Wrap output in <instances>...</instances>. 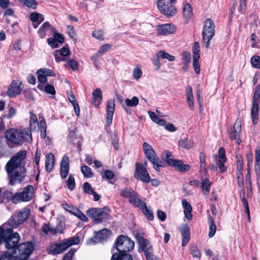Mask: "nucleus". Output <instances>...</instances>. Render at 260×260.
Returning a JSON list of instances; mask_svg holds the SVG:
<instances>
[{
  "instance_id": "nucleus-1",
  "label": "nucleus",
  "mask_w": 260,
  "mask_h": 260,
  "mask_svg": "<svg viewBox=\"0 0 260 260\" xmlns=\"http://www.w3.org/2000/svg\"><path fill=\"white\" fill-rule=\"evenodd\" d=\"M5 137L7 145L10 147L21 145L25 142H30L32 141L30 132L26 128L9 129L5 132Z\"/></svg>"
},
{
  "instance_id": "nucleus-2",
  "label": "nucleus",
  "mask_w": 260,
  "mask_h": 260,
  "mask_svg": "<svg viewBox=\"0 0 260 260\" xmlns=\"http://www.w3.org/2000/svg\"><path fill=\"white\" fill-rule=\"evenodd\" d=\"M3 240L7 250L11 251L18 245L20 236L17 233H13V230L11 228L4 230L0 227V243Z\"/></svg>"
},
{
  "instance_id": "nucleus-3",
  "label": "nucleus",
  "mask_w": 260,
  "mask_h": 260,
  "mask_svg": "<svg viewBox=\"0 0 260 260\" xmlns=\"http://www.w3.org/2000/svg\"><path fill=\"white\" fill-rule=\"evenodd\" d=\"M80 242L78 237L68 238L59 243H53L50 245L49 253L52 254H60L66 251L69 247L78 244Z\"/></svg>"
},
{
  "instance_id": "nucleus-4",
  "label": "nucleus",
  "mask_w": 260,
  "mask_h": 260,
  "mask_svg": "<svg viewBox=\"0 0 260 260\" xmlns=\"http://www.w3.org/2000/svg\"><path fill=\"white\" fill-rule=\"evenodd\" d=\"M34 250V245L31 242L22 243L18 245L12 251L16 260H26Z\"/></svg>"
},
{
  "instance_id": "nucleus-5",
  "label": "nucleus",
  "mask_w": 260,
  "mask_h": 260,
  "mask_svg": "<svg viewBox=\"0 0 260 260\" xmlns=\"http://www.w3.org/2000/svg\"><path fill=\"white\" fill-rule=\"evenodd\" d=\"M114 245L118 253H127L134 249L135 243L127 236L122 235L116 238Z\"/></svg>"
},
{
  "instance_id": "nucleus-6",
  "label": "nucleus",
  "mask_w": 260,
  "mask_h": 260,
  "mask_svg": "<svg viewBox=\"0 0 260 260\" xmlns=\"http://www.w3.org/2000/svg\"><path fill=\"white\" fill-rule=\"evenodd\" d=\"M215 34V25L210 19H206L202 30L203 42L206 48L210 46V42Z\"/></svg>"
},
{
  "instance_id": "nucleus-7",
  "label": "nucleus",
  "mask_w": 260,
  "mask_h": 260,
  "mask_svg": "<svg viewBox=\"0 0 260 260\" xmlns=\"http://www.w3.org/2000/svg\"><path fill=\"white\" fill-rule=\"evenodd\" d=\"M34 188L31 185H28L23 190L19 192L15 193L14 195L10 193L12 202L17 204L21 202H28L32 198Z\"/></svg>"
},
{
  "instance_id": "nucleus-8",
  "label": "nucleus",
  "mask_w": 260,
  "mask_h": 260,
  "mask_svg": "<svg viewBox=\"0 0 260 260\" xmlns=\"http://www.w3.org/2000/svg\"><path fill=\"white\" fill-rule=\"evenodd\" d=\"M162 158L169 165L174 167L180 172H186L189 170L190 168L189 165L184 164L181 160L173 158L169 151H165L162 153Z\"/></svg>"
},
{
  "instance_id": "nucleus-9",
  "label": "nucleus",
  "mask_w": 260,
  "mask_h": 260,
  "mask_svg": "<svg viewBox=\"0 0 260 260\" xmlns=\"http://www.w3.org/2000/svg\"><path fill=\"white\" fill-rule=\"evenodd\" d=\"M27 152L25 150L19 151L15 156H13L7 163L6 170L7 172H11L17 167H20L22 161L25 158Z\"/></svg>"
},
{
  "instance_id": "nucleus-10",
  "label": "nucleus",
  "mask_w": 260,
  "mask_h": 260,
  "mask_svg": "<svg viewBox=\"0 0 260 260\" xmlns=\"http://www.w3.org/2000/svg\"><path fill=\"white\" fill-rule=\"evenodd\" d=\"M25 173L26 169L23 166L17 167L12 172H7L9 184L14 185L21 182L24 179Z\"/></svg>"
},
{
  "instance_id": "nucleus-11",
  "label": "nucleus",
  "mask_w": 260,
  "mask_h": 260,
  "mask_svg": "<svg viewBox=\"0 0 260 260\" xmlns=\"http://www.w3.org/2000/svg\"><path fill=\"white\" fill-rule=\"evenodd\" d=\"M259 97L260 85H257L255 88L251 109V116L252 119V122L254 124H257L258 122Z\"/></svg>"
},
{
  "instance_id": "nucleus-12",
  "label": "nucleus",
  "mask_w": 260,
  "mask_h": 260,
  "mask_svg": "<svg viewBox=\"0 0 260 260\" xmlns=\"http://www.w3.org/2000/svg\"><path fill=\"white\" fill-rule=\"evenodd\" d=\"M172 3L169 0H158L157 7L162 14L167 17H170L175 15L177 13V10Z\"/></svg>"
},
{
  "instance_id": "nucleus-13",
  "label": "nucleus",
  "mask_w": 260,
  "mask_h": 260,
  "mask_svg": "<svg viewBox=\"0 0 260 260\" xmlns=\"http://www.w3.org/2000/svg\"><path fill=\"white\" fill-rule=\"evenodd\" d=\"M144 153L146 157L157 167H164L162 162L159 160L158 157L156 155L155 151L153 149L151 145L147 142H144L143 144Z\"/></svg>"
},
{
  "instance_id": "nucleus-14",
  "label": "nucleus",
  "mask_w": 260,
  "mask_h": 260,
  "mask_svg": "<svg viewBox=\"0 0 260 260\" xmlns=\"http://www.w3.org/2000/svg\"><path fill=\"white\" fill-rule=\"evenodd\" d=\"M86 214L94 219L95 223H101L108 216L104 208H92L87 210Z\"/></svg>"
},
{
  "instance_id": "nucleus-15",
  "label": "nucleus",
  "mask_w": 260,
  "mask_h": 260,
  "mask_svg": "<svg viewBox=\"0 0 260 260\" xmlns=\"http://www.w3.org/2000/svg\"><path fill=\"white\" fill-rule=\"evenodd\" d=\"M135 178L145 183H149L151 180L150 175L143 166H139V163L136 164V169L134 174Z\"/></svg>"
},
{
  "instance_id": "nucleus-16",
  "label": "nucleus",
  "mask_w": 260,
  "mask_h": 260,
  "mask_svg": "<svg viewBox=\"0 0 260 260\" xmlns=\"http://www.w3.org/2000/svg\"><path fill=\"white\" fill-rule=\"evenodd\" d=\"M76 128H74L69 132L68 136V141L76 147L78 149V151L80 152L81 151V144L83 138L81 136H78L76 135Z\"/></svg>"
},
{
  "instance_id": "nucleus-17",
  "label": "nucleus",
  "mask_w": 260,
  "mask_h": 260,
  "mask_svg": "<svg viewBox=\"0 0 260 260\" xmlns=\"http://www.w3.org/2000/svg\"><path fill=\"white\" fill-rule=\"evenodd\" d=\"M111 235L110 230L104 229L99 232H94V237L90 239V243L96 244L107 239Z\"/></svg>"
},
{
  "instance_id": "nucleus-18",
  "label": "nucleus",
  "mask_w": 260,
  "mask_h": 260,
  "mask_svg": "<svg viewBox=\"0 0 260 260\" xmlns=\"http://www.w3.org/2000/svg\"><path fill=\"white\" fill-rule=\"evenodd\" d=\"M241 122L239 119H237L235 122L233 128L230 132V138L232 141L235 140L236 143L240 144L241 140L240 138V133L241 131Z\"/></svg>"
},
{
  "instance_id": "nucleus-19",
  "label": "nucleus",
  "mask_w": 260,
  "mask_h": 260,
  "mask_svg": "<svg viewBox=\"0 0 260 260\" xmlns=\"http://www.w3.org/2000/svg\"><path fill=\"white\" fill-rule=\"evenodd\" d=\"M23 89L21 82L13 81L7 91V94L10 98H13L19 94Z\"/></svg>"
},
{
  "instance_id": "nucleus-20",
  "label": "nucleus",
  "mask_w": 260,
  "mask_h": 260,
  "mask_svg": "<svg viewBox=\"0 0 260 260\" xmlns=\"http://www.w3.org/2000/svg\"><path fill=\"white\" fill-rule=\"evenodd\" d=\"M51 31L54 33V37L48 38L47 42L51 47L56 48L58 47V43H62L64 39L62 35L56 31L55 28L51 27Z\"/></svg>"
},
{
  "instance_id": "nucleus-21",
  "label": "nucleus",
  "mask_w": 260,
  "mask_h": 260,
  "mask_svg": "<svg viewBox=\"0 0 260 260\" xmlns=\"http://www.w3.org/2000/svg\"><path fill=\"white\" fill-rule=\"evenodd\" d=\"M115 102L114 100H109L107 104V120L106 124L108 126H109L113 120V116L115 111Z\"/></svg>"
},
{
  "instance_id": "nucleus-22",
  "label": "nucleus",
  "mask_w": 260,
  "mask_h": 260,
  "mask_svg": "<svg viewBox=\"0 0 260 260\" xmlns=\"http://www.w3.org/2000/svg\"><path fill=\"white\" fill-rule=\"evenodd\" d=\"M69 157L63 156L60 164V175L62 179H65L69 174Z\"/></svg>"
},
{
  "instance_id": "nucleus-23",
  "label": "nucleus",
  "mask_w": 260,
  "mask_h": 260,
  "mask_svg": "<svg viewBox=\"0 0 260 260\" xmlns=\"http://www.w3.org/2000/svg\"><path fill=\"white\" fill-rule=\"evenodd\" d=\"M175 30L173 25L170 23L159 25L157 27V32L159 35H167L173 34Z\"/></svg>"
},
{
  "instance_id": "nucleus-24",
  "label": "nucleus",
  "mask_w": 260,
  "mask_h": 260,
  "mask_svg": "<svg viewBox=\"0 0 260 260\" xmlns=\"http://www.w3.org/2000/svg\"><path fill=\"white\" fill-rule=\"evenodd\" d=\"M237 183H238V186L240 188H242V193L243 194V197L242 199V202L243 203V204L244 206L245 213L248 215V219L249 221H250V211H249V209L248 203L247 200L245 198V197H244L245 196V190H244V186H243V185H244L243 178V177H240V178H237Z\"/></svg>"
},
{
  "instance_id": "nucleus-25",
  "label": "nucleus",
  "mask_w": 260,
  "mask_h": 260,
  "mask_svg": "<svg viewBox=\"0 0 260 260\" xmlns=\"http://www.w3.org/2000/svg\"><path fill=\"white\" fill-rule=\"evenodd\" d=\"M219 159L218 160V165L219 169L221 172L226 171V169L224 166V163L226 161L225 152L224 148L220 147L218 150Z\"/></svg>"
},
{
  "instance_id": "nucleus-26",
  "label": "nucleus",
  "mask_w": 260,
  "mask_h": 260,
  "mask_svg": "<svg viewBox=\"0 0 260 260\" xmlns=\"http://www.w3.org/2000/svg\"><path fill=\"white\" fill-rule=\"evenodd\" d=\"M102 101V91L100 88H96L92 93V104L98 107Z\"/></svg>"
},
{
  "instance_id": "nucleus-27",
  "label": "nucleus",
  "mask_w": 260,
  "mask_h": 260,
  "mask_svg": "<svg viewBox=\"0 0 260 260\" xmlns=\"http://www.w3.org/2000/svg\"><path fill=\"white\" fill-rule=\"evenodd\" d=\"M182 236V246H186L190 239V231L188 225L184 226L180 230Z\"/></svg>"
},
{
  "instance_id": "nucleus-28",
  "label": "nucleus",
  "mask_w": 260,
  "mask_h": 260,
  "mask_svg": "<svg viewBox=\"0 0 260 260\" xmlns=\"http://www.w3.org/2000/svg\"><path fill=\"white\" fill-rule=\"evenodd\" d=\"M182 205L184 208V214L185 215V217L188 220H191L192 218V215L191 214L192 212V207L190 204L185 200L183 199L182 200Z\"/></svg>"
},
{
  "instance_id": "nucleus-29",
  "label": "nucleus",
  "mask_w": 260,
  "mask_h": 260,
  "mask_svg": "<svg viewBox=\"0 0 260 260\" xmlns=\"http://www.w3.org/2000/svg\"><path fill=\"white\" fill-rule=\"evenodd\" d=\"M54 156L52 153H49L46 155L45 162V169L46 171L50 172L54 167Z\"/></svg>"
},
{
  "instance_id": "nucleus-30",
  "label": "nucleus",
  "mask_w": 260,
  "mask_h": 260,
  "mask_svg": "<svg viewBox=\"0 0 260 260\" xmlns=\"http://www.w3.org/2000/svg\"><path fill=\"white\" fill-rule=\"evenodd\" d=\"M30 214V210L28 208H25L22 209L16 215L17 219L19 220L21 224L25 222L28 218Z\"/></svg>"
},
{
  "instance_id": "nucleus-31",
  "label": "nucleus",
  "mask_w": 260,
  "mask_h": 260,
  "mask_svg": "<svg viewBox=\"0 0 260 260\" xmlns=\"http://www.w3.org/2000/svg\"><path fill=\"white\" fill-rule=\"evenodd\" d=\"M111 260H133L131 254L127 253H114Z\"/></svg>"
},
{
  "instance_id": "nucleus-32",
  "label": "nucleus",
  "mask_w": 260,
  "mask_h": 260,
  "mask_svg": "<svg viewBox=\"0 0 260 260\" xmlns=\"http://www.w3.org/2000/svg\"><path fill=\"white\" fill-rule=\"evenodd\" d=\"M183 17L187 20L185 22H188L189 19L191 18L192 16V8L191 5L188 3H186L184 5L183 8Z\"/></svg>"
},
{
  "instance_id": "nucleus-33",
  "label": "nucleus",
  "mask_w": 260,
  "mask_h": 260,
  "mask_svg": "<svg viewBox=\"0 0 260 260\" xmlns=\"http://www.w3.org/2000/svg\"><path fill=\"white\" fill-rule=\"evenodd\" d=\"M200 168L201 173L206 174L207 173L206 156L204 152H201L200 154Z\"/></svg>"
},
{
  "instance_id": "nucleus-34",
  "label": "nucleus",
  "mask_w": 260,
  "mask_h": 260,
  "mask_svg": "<svg viewBox=\"0 0 260 260\" xmlns=\"http://www.w3.org/2000/svg\"><path fill=\"white\" fill-rule=\"evenodd\" d=\"M208 220L209 222V232L208 236L210 238H211L215 235L216 233V226L213 218L210 214L208 216Z\"/></svg>"
},
{
  "instance_id": "nucleus-35",
  "label": "nucleus",
  "mask_w": 260,
  "mask_h": 260,
  "mask_svg": "<svg viewBox=\"0 0 260 260\" xmlns=\"http://www.w3.org/2000/svg\"><path fill=\"white\" fill-rule=\"evenodd\" d=\"M187 102L189 108L191 110L193 109L194 102L192 89L190 86H188L186 89Z\"/></svg>"
},
{
  "instance_id": "nucleus-36",
  "label": "nucleus",
  "mask_w": 260,
  "mask_h": 260,
  "mask_svg": "<svg viewBox=\"0 0 260 260\" xmlns=\"http://www.w3.org/2000/svg\"><path fill=\"white\" fill-rule=\"evenodd\" d=\"M212 182L208 179H203L201 183V188L204 194L207 196L210 190Z\"/></svg>"
},
{
  "instance_id": "nucleus-37",
  "label": "nucleus",
  "mask_w": 260,
  "mask_h": 260,
  "mask_svg": "<svg viewBox=\"0 0 260 260\" xmlns=\"http://www.w3.org/2000/svg\"><path fill=\"white\" fill-rule=\"evenodd\" d=\"M51 27H52L48 22L46 21L44 23L38 30L40 37L41 38H44L46 35V31L49 29L51 30Z\"/></svg>"
},
{
  "instance_id": "nucleus-38",
  "label": "nucleus",
  "mask_w": 260,
  "mask_h": 260,
  "mask_svg": "<svg viewBox=\"0 0 260 260\" xmlns=\"http://www.w3.org/2000/svg\"><path fill=\"white\" fill-rule=\"evenodd\" d=\"M136 192L131 188L125 187L120 190V195L125 198L128 199L129 200L135 196Z\"/></svg>"
},
{
  "instance_id": "nucleus-39",
  "label": "nucleus",
  "mask_w": 260,
  "mask_h": 260,
  "mask_svg": "<svg viewBox=\"0 0 260 260\" xmlns=\"http://www.w3.org/2000/svg\"><path fill=\"white\" fill-rule=\"evenodd\" d=\"M129 201L131 204L137 207H140L141 208L143 205H145V204L144 202L138 198V194L136 192L135 193V196H133Z\"/></svg>"
},
{
  "instance_id": "nucleus-40",
  "label": "nucleus",
  "mask_w": 260,
  "mask_h": 260,
  "mask_svg": "<svg viewBox=\"0 0 260 260\" xmlns=\"http://www.w3.org/2000/svg\"><path fill=\"white\" fill-rule=\"evenodd\" d=\"M103 178H106L111 184H114L116 180L114 173L109 170H107L105 171L104 176H103Z\"/></svg>"
},
{
  "instance_id": "nucleus-41",
  "label": "nucleus",
  "mask_w": 260,
  "mask_h": 260,
  "mask_svg": "<svg viewBox=\"0 0 260 260\" xmlns=\"http://www.w3.org/2000/svg\"><path fill=\"white\" fill-rule=\"evenodd\" d=\"M29 113L30 115L29 127L30 129H35L36 126L38 125L39 127L40 125L39 124L36 115L34 114L32 112H30Z\"/></svg>"
},
{
  "instance_id": "nucleus-42",
  "label": "nucleus",
  "mask_w": 260,
  "mask_h": 260,
  "mask_svg": "<svg viewBox=\"0 0 260 260\" xmlns=\"http://www.w3.org/2000/svg\"><path fill=\"white\" fill-rule=\"evenodd\" d=\"M179 144L183 148L187 149L192 148L193 146L192 141L187 139H183L180 140Z\"/></svg>"
},
{
  "instance_id": "nucleus-43",
  "label": "nucleus",
  "mask_w": 260,
  "mask_h": 260,
  "mask_svg": "<svg viewBox=\"0 0 260 260\" xmlns=\"http://www.w3.org/2000/svg\"><path fill=\"white\" fill-rule=\"evenodd\" d=\"M157 57H160L162 59H167L170 61H172L175 60V56L169 54L163 50H160L156 53Z\"/></svg>"
},
{
  "instance_id": "nucleus-44",
  "label": "nucleus",
  "mask_w": 260,
  "mask_h": 260,
  "mask_svg": "<svg viewBox=\"0 0 260 260\" xmlns=\"http://www.w3.org/2000/svg\"><path fill=\"white\" fill-rule=\"evenodd\" d=\"M254 167L255 171L260 170V146H257L255 149Z\"/></svg>"
},
{
  "instance_id": "nucleus-45",
  "label": "nucleus",
  "mask_w": 260,
  "mask_h": 260,
  "mask_svg": "<svg viewBox=\"0 0 260 260\" xmlns=\"http://www.w3.org/2000/svg\"><path fill=\"white\" fill-rule=\"evenodd\" d=\"M139 100L137 96H133L131 100L126 99L125 100V104L126 107H136L139 103Z\"/></svg>"
},
{
  "instance_id": "nucleus-46",
  "label": "nucleus",
  "mask_w": 260,
  "mask_h": 260,
  "mask_svg": "<svg viewBox=\"0 0 260 260\" xmlns=\"http://www.w3.org/2000/svg\"><path fill=\"white\" fill-rule=\"evenodd\" d=\"M143 213L146 216L147 218L150 220H153L154 219V216L153 214V212L147 208L146 203L145 205H143L141 208Z\"/></svg>"
},
{
  "instance_id": "nucleus-47",
  "label": "nucleus",
  "mask_w": 260,
  "mask_h": 260,
  "mask_svg": "<svg viewBox=\"0 0 260 260\" xmlns=\"http://www.w3.org/2000/svg\"><path fill=\"white\" fill-rule=\"evenodd\" d=\"M81 171L85 177L90 178L93 177V173L89 167L83 166L81 167Z\"/></svg>"
},
{
  "instance_id": "nucleus-48",
  "label": "nucleus",
  "mask_w": 260,
  "mask_h": 260,
  "mask_svg": "<svg viewBox=\"0 0 260 260\" xmlns=\"http://www.w3.org/2000/svg\"><path fill=\"white\" fill-rule=\"evenodd\" d=\"M8 224L12 228H16L19 225L21 224L19 220L17 219L16 215L12 216L8 220Z\"/></svg>"
},
{
  "instance_id": "nucleus-49",
  "label": "nucleus",
  "mask_w": 260,
  "mask_h": 260,
  "mask_svg": "<svg viewBox=\"0 0 260 260\" xmlns=\"http://www.w3.org/2000/svg\"><path fill=\"white\" fill-rule=\"evenodd\" d=\"M68 188L70 190H73L75 188V181L73 175L70 174L67 181Z\"/></svg>"
},
{
  "instance_id": "nucleus-50",
  "label": "nucleus",
  "mask_w": 260,
  "mask_h": 260,
  "mask_svg": "<svg viewBox=\"0 0 260 260\" xmlns=\"http://www.w3.org/2000/svg\"><path fill=\"white\" fill-rule=\"evenodd\" d=\"M39 127L41 131V138H45L46 137V125L44 119L40 121Z\"/></svg>"
},
{
  "instance_id": "nucleus-51",
  "label": "nucleus",
  "mask_w": 260,
  "mask_h": 260,
  "mask_svg": "<svg viewBox=\"0 0 260 260\" xmlns=\"http://www.w3.org/2000/svg\"><path fill=\"white\" fill-rule=\"evenodd\" d=\"M0 260H16L11 251L7 250L0 255Z\"/></svg>"
},
{
  "instance_id": "nucleus-52",
  "label": "nucleus",
  "mask_w": 260,
  "mask_h": 260,
  "mask_svg": "<svg viewBox=\"0 0 260 260\" xmlns=\"http://www.w3.org/2000/svg\"><path fill=\"white\" fill-rule=\"evenodd\" d=\"M192 51L193 58H195V57H197V58L200 57V47L198 42H196L193 43Z\"/></svg>"
},
{
  "instance_id": "nucleus-53",
  "label": "nucleus",
  "mask_w": 260,
  "mask_h": 260,
  "mask_svg": "<svg viewBox=\"0 0 260 260\" xmlns=\"http://www.w3.org/2000/svg\"><path fill=\"white\" fill-rule=\"evenodd\" d=\"M55 52L59 53V55L60 56L65 57L70 54V51L68 46L67 45V47L64 46L61 49L56 50Z\"/></svg>"
},
{
  "instance_id": "nucleus-54",
  "label": "nucleus",
  "mask_w": 260,
  "mask_h": 260,
  "mask_svg": "<svg viewBox=\"0 0 260 260\" xmlns=\"http://www.w3.org/2000/svg\"><path fill=\"white\" fill-rule=\"evenodd\" d=\"M143 251L145 254L146 260L153 259V249L152 247H149L148 248L143 250Z\"/></svg>"
},
{
  "instance_id": "nucleus-55",
  "label": "nucleus",
  "mask_w": 260,
  "mask_h": 260,
  "mask_svg": "<svg viewBox=\"0 0 260 260\" xmlns=\"http://www.w3.org/2000/svg\"><path fill=\"white\" fill-rule=\"evenodd\" d=\"M83 190L84 192L89 194H91L93 193L94 191L93 189L90 184L87 182H85L83 183Z\"/></svg>"
},
{
  "instance_id": "nucleus-56",
  "label": "nucleus",
  "mask_w": 260,
  "mask_h": 260,
  "mask_svg": "<svg viewBox=\"0 0 260 260\" xmlns=\"http://www.w3.org/2000/svg\"><path fill=\"white\" fill-rule=\"evenodd\" d=\"M61 206L64 210H66V211L73 215H74L75 213L76 212V210L78 209L67 203L62 204L61 205Z\"/></svg>"
},
{
  "instance_id": "nucleus-57",
  "label": "nucleus",
  "mask_w": 260,
  "mask_h": 260,
  "mask_svg": "<svg viewBox=\"0 0 260 260\" xmlns=\"http://www.w3.org/2000/svg\"><path fill=\"white\" fill-rule=\"evenodd\" d=\"M74 215L78 217L80 220L87 222L88 221V218L85 215L84 213H83L81 210L79 209H77L76 212L74 214Z\"/></svg>"
},
{
  "instance_id": "nucleus-58",
  "label": "nucleus",
  "mask_w": 260,
  "mask_h": 260,
  "mask_svg": "<svg viewBox=\"0 0 260 260\" xmlns=\"http://www.w3.org/2000/svg\"><path fill=\"white\" fill-rule=\"evenodd\" d=\"M68 65L73 71H76L78 69V63L77 62L73 59L68 60L67 62Z\"/></svg>"
},
{
  "instance_id": "nucleus-59",
  "label": "nucleus",
  "mask_w": 260,
  "mask_h": 260,
  "mask_svg": "<svg viewBox=\"0 0 260 260\" xmlns=\"http://www.w3.org/2000/svg\"><path fill=\"white\" fill-rule=\"evenodd\" d=\"M111 45L109 44H106L101 46L98 51V53L100 54H103L104 53L107 52L111 48Z\"/></svg>"
},
{
  "instance_id": "nucleus-60",
  "label": "nucleus",
  "mask_w": 260,
  "mask_h": 260,
  "mask_svg": "<svg viewBox=\"0 0 260 260\" xmlns=\"http://www.w3.org/2000/svg\"><path fill=\"white\" fill-rule=\"evenodd\" d=\"M44 91L47 93L54 95L56 93L54 87L51 84H47L44 87Z\"/></svg>"
},
{
  "instance_id": "nucleus-61",
  "label": "nucleus",
  "mask_w": 260,
  "mask_h": 260,
  "mask_svg": "<svg viewBox=\"0 0 260 260\" xmlns=\"http://www.w3.org/2000/svg\"><path fill=\"white\" fill-rule=\"evenodd\" d=\"M182 60L185 63L188 64L191 60V54L188 51H184L182 53Z\"/></svg>"
},
{
  "instance_id": "nucleus-62",
  "label": "nucleus",
  "mask_w": 260,
  "mask_h": 260,
  "mask_svg": "<svg viewBox=\"0 0 260 260\" xmlns=\"http://www.w3.org/2000/svg\"><path fill=\"white\" fill-rule=\"evenodd\" d=\"M67 30L69 35V36L74 39H76V34L75 31V29L72 25H68L67 27Z\"/></svg>"
},
{
  "instance_id": "nucleus-63",
  "label": "nucleus",
  "mask_w": 260,
  "mask_h": 260,
  "mask_svg": "<svg viewBox=\"0 0 260 260\" xmlns=\"http://www.w3.org/2000/svg\"><path fill=\"white\" fill-rule=\"evenodd\" d=\"M252 66L256 68L260 63V57L258 55H254L251 58Z\"/></svg>"
},
{
  "instance_id": "nucleus-64",
  "label": "nucleus",
  "mask_w": 260,
  "mask_h": 260,
  "mask_svg": "<svg viewBox=\"0 0 260 260\" xmlns=\"http://www.w3.org/2000/svg\"><path fill=\"white\" fill-rule=\"evenodd\" d=\"M76 251L75 249H71L63 257L62 260H72Z\"/></svg>"
}]
</instances>
